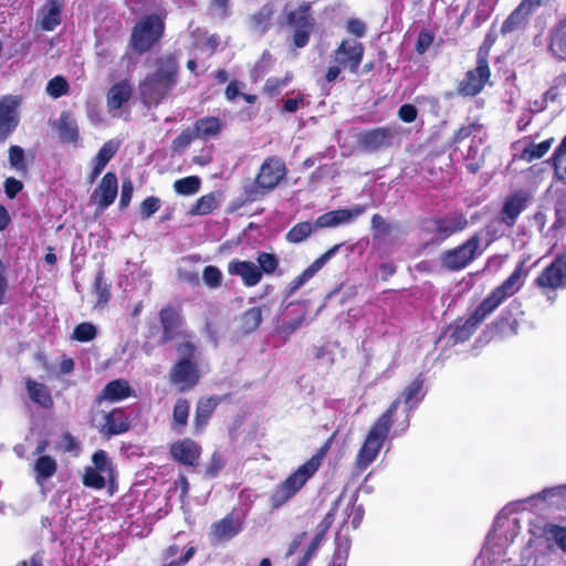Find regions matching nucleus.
Wrapping results in <instances>:
<instances>
[{
    "label": "nucleus",
    "instance_id": "c756f323",
    "mask_svg": "<svg viewBox=\"0 0 566 566\" xmlns=\"http://www.w3.org/2000/svg\"><path fill=\"white\" fill-rule=\"evenodd\" d=\"M159 317L164 331L163 340H171L184 323L180 313L172 307H165L160 311Z\"/></svg>",
    "mask_w": 566,
    "mask_h": 566
},
{
    "label": "nucleus",
    "instance_id": "2f4dec72",
    "mask_svg": "<svg viewBox=\"0 0 566 566\" xmlns=\"http://www.w3.org/2000/svg\"><path fill=\"white\" fill-rule=\"evenodd\" d=\"M132 95V85L127 80L114 84L107 92V107L109 112L118 111Z\"/></svg>",
    "mask_w": 566,
    "mask_h": 566
},
{
    "label": "nucleus",
    "instance_id": "052dcab7",
    "mask_svg": "<svg viewBox=\"0 0 566 566\" xmlns=\"http://www.w3.org/2000/svg\"><path fill=\"white\" fill-rule=\"evenodd\" d=\"M9 161L11 167L18 171L25 169L24 151L20 146H11L9 148Z\"/></svg>",
    "mask_w": 566,
    "mask_h": 566
},
{
    "label": "nucleus",
    "instance_id": "9d476101",
    "mask_svg": "<svg viewBox=\"0 0 566 566\" xmlns=\"http://www.w3.org/2000/svg\"><path fill=\"white\" fill-rule=\"evenodd\" d=\"M364 45L355 39L343 40L332 57L335 63L348 69L352 73H357L364 57Z\"/></svg>",
    "mask_w": 566,
    "mask_h": 566
},
{
    "label": "nucleus",
    "instance_id": "603ef678",
    "mask_svg": "<svg viewBox=\"0 0 566 566\" xmlns=\"http://www.w3.org/2000/svg\"><path fill=\"white\" fill-rule=\"evenodd\" d=\"M97 335V328L92 323L85 322L78 324L73 331V339L78 342H91Z\"/></svg>",
    "mask_w": 566,
    "mask_h": 566
},
{
    "label": "nucleus",
    "instance_id": "338daca9",
    "mask_svg": "<svg viewBox=\"0 0 566 566\" xmlns=\"http://www.w3.org/2000/svg\"><path fill=\"white\" fill-rule=\"evenodd\" d=\"M59 446L64 452L78 453V451H80V443L75 440V438L71 433H64L61 437Z\"/></svg>",
    "mask_w": 566,
    "mask_h": 566
},
{
    "label": "nucleus",
    "instance_id": "b1692460",
    "mask_svg": "<svg viewBox=\"0 0 566 566\" xmlns=\"http://www.w3.org/2000/svg\"><path fill=\"white\" fill-rule=\"evenodd\" d=\"M171 381L180 387V390H186L195 386L198 380V373L196 366L186 358H182L171 371Z\"/></svg>",
    "mask_w": 566,
    "mask_h": 566
},
{
    "label": "nucleus",
    "instance_id": "9b49d317",
    "mask_svg": "<svg viewBox=\"0 0 566 566\" xmlns=\"http://www.w3.org/2000/svg\"><path fill=\"white\" fill-rule=\"evenodd\" d=\"M21 98L6 95L0 98V142H4L18 127Z\"/></svg>",
    "mask_w": 566,
    "mask_h": 566
},
{
    "label": "nucleus",
    "instance_id": "cd10ccee",
    "mask_svg": "<svg viewBox=\"0 0 566 566\" xmlns=\"http://www.w3.org/2000/svg\"><path fill=\"white\" fill-rule=\"evenodd\" d=\"M105 422L101 429L104 436H115L126 432L129 429V421L122 409H114L104 417Z\"/></svg>",
    "mask_w": 566,
    "mask_h": 566
},
{
    "label": "nucleus",
    "instance_id": "09e8293b",
    "mask_svg": "<svg viewBox=\"0 0 566 566\" xmlns=\"http://www.w3.org/2000/svg\"><path fill=\"white\" fill-rule=\"evenodd\" d=\"M554 168L558 180L566 184V137L559 147L555 150Z\"/></svg>",
    "mask_w": 566,
    "mask_h": 566
},
{
    "label": "nucleus",
    "instance_id": "aec40b11",
    "mask_svg": "<svg viewBox=\"0 0 566 566\" xmlns=\"http://www.w3.org/2000/svg\"><path fill=\"white\" fill-rule=\"evenodd\" d=\"M170 453L176 461L196 467L201 455V447L191 439H184L171 446Z\"/></svg>",
    "mask_w": 566,
    "mask_h": 566
},
{
    "label": "nucleus",
    "instance_id": "a878e982",
    "mask_svg": "<svg viewBox=\"0 0 566 566\" xmlns=\"http://www.w3.org/2000/svg\"><path fill=\"white\" fill-rule=\"evenodd\" d=\"M65 0H48L39 12L40 25L45 31H53L60 23Z\"/></svg>",
    "mask_w": 566,
    "mask_h": 566
},
{
    "label": "nucleus",
    "instance_id": "dca6fc26",
    "mask_svg": "<svg viewBox=\"0 0 566 566\" xmlns=\"http://www.w3.org/2000/svg\"><path fill=\"white\" fill-rule=\"evenodd\" d=\"M117 191V177L114 172L109 171L104 175L99 185L93 191L91 201L97 206L99 212H103L115 201Z\"/></svg>",
    "mask_w": 566,
    "mask_h": 566
},
{
    "label": "nucleus",
    "instance_id": "6e6d98bb",
    "mask_svg": "<svg viewBox=\"0 0 566 566\" xmlns=\"http://www.w3.org/2000/svg\"><path fill=\"white\" fill-rule=\"evenodd\" d=\"M92 461L94 463V469L104 475L111 478L112 476V463L107 453L104 450H98L93 454Z\"/></svg>",
    "mask_w": 566,
    "mask_h": 566
},
{
    "label": "nucleus",
    "instance_id": "412c9836",
    "mask_svg": "<svg viewBox=\"0 0 566 566\" xmlns=\"http://www.w3.org/2000/svg\"><path fill=\"white\" fill-rule=\"evenodd\" d=\"M539 6L541 0H523L502 23V34L511 33L523 27L531 12Z\"/></svg>",
    "mask_w": 566,
    "mask_h": 566
},
{
    "label": "nucleus",
    "instance_id": "49530a36",
    "mask_svg": "<svg viewBox=\"0 0 566 566\" xmlns=\"http://www.w3.org/2000/svg\"><path fill=\"white\" fill-rule=\"evenodd\" d=\"M201 180L197 176H189L174 182V189L178 195L191 196L199 191Z\"/></svg>",
    "mask_w": 566,
    "mask_h": 566
},
{
    "label": "nucleus",
    "instance_id": "c9c22d12",
    "mask_svg": "<svg viewBox=\"0 0 566 566\" xmlns=\"http://www.w3.org/2000/svg\"><path fill=\"white\" fill-rule=\"evenodd\" d=\"M56 129L62 142L74 143L78 139L77 123L70 112L61 113Z\"/></svg>",
    "mask_w": 566,
    "mask_h": 566
},
{
    "label": "nucleus",
    "instance_id": "79ce46f5",
    "mask_svg": "<svg viewBox=\"0 0 566 566\" xmlns=\"http://www.w3.org/2000/svg\"><path fill=\"white\" fill-rule=\"evenodd\" d=\"M318 227L316 221L314 223L310 221L298 222L292 227L286 233V240L291 243H301L305 241Z\"/></svg>",
    "mask_w": 566,
    "mask_h": 566
},
{
    "label": "nucleus",
    "instance_id": "c85d7f7f",
    "mask_svg": "<svg viewBox=\"0 0 566 566\" xmlns=\"http://www.w3.org/2000/svg\"><path fill=\"white\" fill-rule=\"evenodd\" d=\"M132 395V388L127 380L125 379H115L109 381L101 394L97 396L96 400L102 402L104 400L107 401H119L125 398H128Z\"/></svg>",
    "mask_w": 566,
    "mask_h": 566
},
{
    "label": "nucleus",
    "instance_id": "e433bc0d",
    "mask_svg": "<svg viewBox=\"0 0 566 566\" xmlns=\"http://www.w3.org/2000/svg\"><path fill=\"white\" fill-rule=\"evenodd\" d=\"M189 411L190 403L187 399L179 398L175 402L170 427L176 433L182 434L185 432L188 423Z\"/></svg>",
    "mask_w": 566,
    "mask_h": 566
},
{
    "label": "nucleus",
    "instance_id": "ea45409f",
    "mask_svg": "<svg viewBox=\"0 0 566 566\" xmlns=\"http://www.w3.org/2000/svg\"><path fill=\"white\" fill-rule=\"evenodd\" d=\"M262 322V311L260 307H251L247 310L239 318V328L242 333L249 334L254 332Z\"/></svg>",
    "mask_w": 566,
    "mask_h": 566
},
{
    "label": "nucleus",
    "instance_id": "7ed1b4c3",
    "mask_svg": "<svg viewBox=\"0 0 566 566\" xmlns=\"http://www.w3.org/2000/svg\"><path fill=\"white\" fill-rule=\"evenodd\" d=\"M400 405L399 399H395L390 407L374 422L367 437L356 455V467L359 471L366 470L378 457L385 440L390 433L392 426V416Z\"/></svg>",
    "mask_w": 566,
    "mask_h": 566
},
{
    "label": "nucleus",
    "instance_id": "5701e85b",
    "mask_svg": "<svg viewBox=\"0 0 566 566\" xmlns=\"http://www.w3.org/2000/svg\"><path fill=\"white\" fill-rule=\"evenodd\" d=\"M228 272L240 276L243 284L249 287L255 286L262 279L260 268L251 261L233 260L228 265Z\"/></svg>",
    "mask_w": 566,
    "mask_h": 566
},
{
    "label": "nucleus",
    "instance_id": "4d7b16f0",
    "mask_svg": "<svg viewBox=\"0 0 566 566\" xmlns=\"http://www.w3.org/2000/svg\"><path fill=\"white\" fill-rule=\"evenodd\" d=\"M226 465V460L219 452H213L209 463L207 464L205 475L206 478L212 479L218 475V473L223 469Z\"/></svg>",
    "mask_w": 566,
    "mask_h": 566
},
{
    "label": "nucleus",
    "instance_id": "39448f33",
    "mask_svg": "<svg viewBox=\"0 0 566 566\" xmlns=\"http://www.w3.org/2000/svg\"><path fill=\"white\" fill-rule=\"evenodd\" d=\"M284 161L276 157H268L252 184L244 186V195L248 201H255L274 190L286 176Z\"/></svg>",
    "mask_w": 566,
    "mask_h": 566
},
{
    "label": "nucleus",
    "instance_id": "6ab92c4d",
    "mask_svg": "<svg viewBox=\"0 0 566 566\" xmlns=\"http://www.w3.org/2000/svg\"><path fill=\"white\" fill-rule=\"evenodd\" d=\"M530 202L526 191L520 190L509 196L504 202L501 221L509 227L514 226L516 219L524 211Z\"/></svg>",
    "mask_w": 566,
    "mask_h": 566
},
{
    "label": "nucleus",
    "instance_id": "a211bd4d",
    "mask_svg": "<svg viewBox=\"0 0 566 566\" xmlns=\"http://www.w3.org/2000/svg\"><path fill=\"white\" fill-rule=\"evenodd\" d=\"M343 244H336L318 259H316L308 268H306L298 276H296L287 287V295L294 294L298 291L307 281H310L339 250Z\"/></svg>",
    "mask_w": 566,
    "mask_h": 566
},
{
    "label": "nucleus",
    "instance_id": "f8f14e48",
    "mask_svg": "<svg viewBox=\"0 0 566 566\" xmlns=\"http://www.w3.org/2000/svg\"><path fill=\"white\" fill-rule=\"evenodd\" d=\"M535 283L541 289L557 290L566 286V247L543 272L536 277Z\"/></svg>",
    "mask_w": 566,
    "mask_h": 566
},
{
    "label": "nucleus",
    "instance_id": "20e7f679",
    "mask_svg": "<svg viewBox=\"0 0 566 566\" xmlns=\"http://www.w3.org/2000/svg\"><path fill=\"white\" fill-rule=\"evenodd\" d=\"M324 455L325 451L322 449L274 488L270 496L273 510L285 505L303 489L322 465Z\"/></svg>",
    "mask_w": 566,
    "mask_h": 566
},
{
    "label": "nucleus",
    "instance_id": "37998d69",
    "mask_svg": "<svg viewBox=\"0 0 566 566\" xmlns=\"http://www.w3.org/2000/svg\"><path fill=\"white\" fill-rule=\"evenodd\" d=\"M549 49L558 59H566V18L554 32Z\"/></svg>",
    "mask_w": 566,
    "mask_h": 566
},
{
    "label": "nucleus",
    "instance_id": "3c124183",
    "mask_svg": "<svg viewBox=\"0 0 566 566\" xmlns=\"http://www.w3.org/2000/svg\"><path fill=\"white\" fill-rule=\"evenodd\" d=\"M258 266L262 274L271 275L274 274L279 268V259L275 254L268 252H260L256 258Z\"/></svg>",
    "mask_w": 566,
    "mask_h": 566
},
{
    "label": "nucleus",
    "instance_id": "2eb2a0df",
    "mask_svg": "<svg viewBox=\"0 0 566 566\" xmlns=\"http://www.w3.org/2000/svg\"><path fill=\"white\" fill-rule=\"evenodd\" d=\"M395 130L390 127H378L358 135V145L366 151H378L392 145Z\"/></svg>",
    "mask_w": 566,
    "mask_h": 566
},
{
    "label": "nucleus",
    "instance_id": "bf43d9fd",
    "mask_svg": "<svg viewBox=\"0 0 566 566\" xmlns=\"http://www.w3.org/2000/svg\"><path fill=\"white\" fill-rule=\"evenodd\" d=\"M197 138L195 130L187 128L182 130L172 142V150L174 151H182L186 149L191 142Z\"/></svg>",
    "mask_w": 566,
    "mask_h": 566
},
{
    "label": "nucleus",
    "instance_id": "393cba45",
    "mask_svg": "<svg viewBox=\"0 0 566 566\" xmlns=\"http://www.w3.org/2000/svg\"><path fill=\"white\" fill-rule=\"evenodd\" d=\"M539 501L547 502L551 505L566 507V484L546 488L522 502L530 506H535Z\"/></svg>",
    "mask_w": 566,
    "mask_h": 566
},
{
    "label": "nucleus",
    "instance_id": "f3484780",
    "mask_svg": "<svg viewBox=\"0 0 566 566\" xmlns=\"http://www.w3.org/2000/svg\"><path fill=\"white\" fill-rule=\"evenodd\" d=\"M366 210V206L357 205L350 209H337L328 211L316 219V227L323 229L348 224L354 222Z\"/></svg>",
    "mask_w": 566,
    "mask_h": 566
},
{
    "label": "nucleus",
    "instance_id": "f704fd0d",
    "mask_svg": "<svg viewBox=\"0 0 566 566\" xmlns=\"http://www.w3.org/2000/svg\"><path fill=\"white\" fill-rule=\"evenodd\" d=\"M56 460L50 455L38 457L33 464L34 480L40 486H43L44 482L51 479L56 473Z\"/></svg>",
    "mask_w": 566,
    "mask_h": 566
},
{
    "label": "nucleus",
    "instance_id": "de8ad7c7",
    "mask_svg": "<svg viewBox=\"0 0 566 566\" xmlns=\"http://www.w3.org/2000/svg\"><path fill=\"white\" fill-rule=\"evenodd\" d=\"M553 139L543 140L539 144H531L524 148L521 158L527 163L542 158L551 148Z\"/></svg>",
    "mask_w": 566,
    "mask_h": 566
},
{
    "label": "nucleus",
    "instance_id": "c03bdc74",
    "mask_svg": "<svg viewBox=\"0 0 566 566\" xmlns=\"http://www.w3.org/2000/svg\"><path fill=\"white\" fill-rule=\"evenodd\" d=\"M336 549L333 555L332 563L328 566H346L350 542L347 536H342L339 533L336 536Z\"/></svg>",
    "mask_w": 566,
    "mask_h": 566
},
{
    "label": "nucleus",
    "instance_id": "473e14b6",
    "mask_svg": "<svg viewBox=\"0 0 566 566\" xmlns=\"http://www.w3.org/2000/svg\"><path fill=\"white\" fill-rule=\"evenodd\" d=\"M224 127L219 117L206 116L199 118L193 126L197 138L209 139L218 136Z\"/></svg>",
    "mask_w": 566,
    "mask_h": 566
},
{
    "label": "nucleus",
    "instance_id": "f257e3e1",
    "mask_svg": "<svg viewBox=\"0 0 566 566\" xmlns=\"http://www.w3.org/2000/svg\"><path fill=\"white\" fill-rule=\"evenodd\" d=\"M525 261L520 262L511 275L495 287L464 322L460 321L452 327L450 338L453 343L468 340L478 326L491 315L506 298L517 293L526 276Z\"/></svg>",
    "mask_w": 566,
    "mask_h": 566
},
{
    "label": "nucleus",
    "instance_id": "423d86ee",
    "mask_svg": "<svg viewBox=\"0 0 566 566\" xmlns=\"http://www.w3.org/2000/svg\"><path fill=\"white\" fill-rule=\"evenodd\" d=\"M165 23L157 14L143 18L134 27L130 35V46L143 54L149 51L163 36Z\"/></svg>",
    "mask_w": 566,
    "mask_h": 566
},
{
    "label": "nucleus",
    "instance_id": "1a4fd4ad",
    "mask_svg": "<svg viewBox=\"0 0 566 566\" xmlns=\"http://www.w3.org/2000/svg\"><path fill=\"white\" fill-rule=\"evenodd\" d=\"M424 380L421 375L417 376L400 394L397 398L400 400V403L403 402L406 416L405 419L396 426L392 431V436H400L407 431L410 424V412L415 410L418 405L424 398L423 390Z\"/></svg>",
    "mask_w": 566,
    "mask_h": 566
},
{
    "label": "nucleus",
    "instance_id": "69168bd1",
    "mask_svg": "<svg viewBox=\"0 0 566 566\" xmlns=\"http://www.w3.org/2000/svg\"><path fill=\"white\" fill-rule=\"evenodd\" d=\"M418 111L412 104H403L398 109V117L405 123H412L416 120Z\"/></svg>",
    "mask_w": 566,
    "mask_h": 566
},
{
    "label": "nucleus",
    "instance_id": "e2e57ef3",
    "mask_svg": "<svg viewBox=\"0 0 566 566\" xmlns=\"http://www.w3.org/2000/svg\"><path fill=\"white\" fill-rule=\"evenodd\" d=\"M547 532L558 547L566 553V527L551 525Z\"/></svg>",
    "mask_w": 566,
    "mask_h": 566
},
{
    "label": "nucleus",
    "instance_id": "ddd939ff",
    "mask_svg": "<svg viewBox=\"0 0 566 566\" xmlns=\"http://www.w3.org/2000/svg\"><path fill=\"white\" fill-rule=\"evenodd\" d=\"M243 530V517L231 512L210 527V539L212 543H222L233 538Z\"/></svg>",
    "mask_w": 566,
    "mask_h": 566
},
{
    "label": "nucleus",
    "instance_id": "0e129e2a",
    "mask_svg": "<svg viewBox=\"0 0 566 566\" xmlns=\"http://www.w3.org/2000/svg\"><path fill=\"white\" fill-rule=\"evenodd\" d=\"M134 192V186L130 179H125L122 182V192H120V199H119V208L124 209L126 208L133 197Z\"/></svg>",
    "mask_w": 566,
    "mask_h": 566
},
{
    "label": "nucleus",
    "instance_id": "bb28decb",
    "mask_svg": "<svg viewBox=\"0 0 566 566\" xmlns=\"http://www.w3.org/2000/svg\"><path fill=\"white\" fill-rule=\"evenodd\" d=\"M275 12L273 3L264 4L258 12L248 18V25L251 32L263 35L272 25V17Z\"/></svg>",
    "mask_w": 566,
    "mask_h": 566
},
{
    "label": "nucleus",
    "instance_id": "72a5a7b5",
    "mask_svg": "<svg viewBox=\"0 0 566 566\" xmlns=\"http://www.w3.org/2000/svg\"><path fill=\"white\" fill-rule=\"evenodd\" d=\"M25 387L29 398L40 407L50 409L53 406V399L46 385L33 379H27Z\"/></svg>",
    "mask_w": 566,
    "mask_h": 566
},
{
    "label": "nucleus",
    "instance_id": "4468645a",
    "mask_svg": "<svg viewBox=\"0 0 566 566\" xmlns=\"http://www.w3.org/2000/svg\"><path fill=\"white\" fill-rule=\"evenodd\" d=\"M490 78V69L485 55L480 51L478 54L476 67L467 73L461 84V92L465 95H476L482 91Z\"/></svg>",
    "mask_w": 566,
    "mask_h": 566
},
{
    "label": "nucleus",
    "instance_id": "864d4df0",
    "mask_svg": "<svg viewBox=\"0 0 566 566\" xmlns=\"http://www.w3.org/2000/svg\"><path fill=\"white\" fill-rule=\"evenodd\" d=\"M45 91L51 97L59 98L67 94L69 83L63 76L57 75L49 81Z\"/></svg>",
    "mask_w": 566,
    "mask_h": 566
},
{
    "label": "nucleus",
    "instance_id": "4c0bfd02",
    "mask_svg": "<svg viewBox=\"0 0 566 566\" xmlns=\"http://www.w3.org/2000/svg\"><path fill=\"white\" fill-rule=\"evenodd\" d=\"M217 405L218 401L216 398H202L198 401L193 421L198 432L202 431L206 427Z\"/></svg>",
    "mask_w": 566,
    "mask_h": 566
},
{
    "label": "nucleus",
    "instance_id": "6e6552de",
    "mask_svg": "<svg viewBox=\"0 0 566 566\" xmlns=\"http://www.w3.org/2000/svg\"><path fill=\"white\" fill-rule=\"evenodd\" d=\"M286 22L294 29L293 43L296 48H304L315 27V19L311 12V3L302 2L297 8L286 13Z\"/></svg>",
    "mask_w": 566,
    "mask_h": 566
},
{
    "label": "nucleus",
    "instance_id": "5fc2aeb1",
    "mask_svg": "<svg viewBox=\"0 0 566 566\" xmlns=\"http://www.w3.org/2000/svg\"><path fill=\"white\" fill-rule=\"evenodd\" d=\"M106 478V475L98 472L97 470L93 468H86L83 476V483L85 486L99 490L105 486Z\"/></svg>",
    "mask_w": 566,
    "mask_h": 566
},
{
    "label": "nucleus",
    "instance_id": "7c9ffc66",
    "mask_svg": "<svg viewBox=\"0 0 566 566\" xmlns=\"http://www.w3.org/2000/svg\"><path fill=\"white\" fill-rule=\"evenodd\" d=\"M118 147L119 145L115 140H108L102 146L97 155L92 160L93 169L90 176L91 182H93L101 175L108 161L117 153Z\"/></svg>",
    "mask_w": 566,
    "mask_h": 566
},
{
    "label": "nucleus",
    "instance_id": "13d9d810",
    "mask_svg": "<svg viewBox=\"0 0 566 566\" xmlns=\"http://www.w3.org/2000/svg\"><path fill=\"white\" fill-rule=\"evenodd\" d=\"M202 279L206 285L216 289L221 284L222 273L217 266L208 265L203 270Z\"/></svg>",
    "mask_w": 566,
    "mask_h": 566
},
{
    "label": "nucleus",
    "instance_id": "680f3d73",
    "mask_svg": "<svg viewBox=\"0 0 566 566\" xmlns=\"http://www.w3.org/2000/svg\"><path fill=\"white\" fill-rule=\"evenodd\" d=\"M160 208V200L157 197H148L140 205V216L143 219H148L155 214Z\"/></svg>",
    "mask_w": 566,
    "mask_h": 566
},
{
    "label": "nucleus",
    "instance_id": "0eeeda50",
    "mask_svg": "<svg viewBox=\"0 0 566 566\" xmlns=\"http://www.w3.org/2000/svg\"><path fill=\"white\" fill-rule=\"evenodd\" d=\"M481 238L472 235L461 245L442 253L441 265L450 271H459L475 260L482 251L480 250Z\"/></svg>",
    "mask_w": 566,
    "mask_h": 566
},
{
    "label": "nucleus",
    "instance_id": "774afa93",
    "mask_svg": "<svg viewBox=\"0 0 566 566\" xmlns=\"http://www.w3.org/2000/svg\"><path fill=\"white\" fill-rule=\"evenodd\" d=\"M478 129H480V126L475 123H469L468 125H463L454 133L453 142L461 143Z\"/></svg>",
    "mask_w": 566,
    "mask_h": 566
},
{
    "label": "nucleus",
    "instance_id": "58836bf2",
    "mask_svg": "<svg viewBox=\"0 0 566 566\" xmlns=\"http://www.w3.org/2000/svg\"><path fill=\"white\" fill-rule=\"evenodd\" d=\"M518 310H520V304L516 302H512L509 305V307L502 313V315L497 322V327L504 336L516 335L518 322L515 317L511 316V313L513 311H518Z\"/></svg>",
    "mask_w": 566,
    "mask_h": 566
},
{
    "label": "nucleus",
    "instance_id": "a18cd8bd",
    "mask_svg": "<svg viewBox=\"0 0 566 566\" xmlns=\"http://www.w3.org/2000/svg\"><path fill=\"white\" fill-rule=\"evenodd\" d=\"M218 202L214 193H208L200 197L196 203L190 208L189 214L205 216L217 209Z\"/></svg>",
    "mask_w": 566,
    "mask_h": 566
},
{
    "label": "nucleus",
    "instance_id": "4be33fe9",
    "mask_svg": "<svg viewBox=\"0 0 566 566\" xmlns=\"http://www.w3.org/2000/svg\"><path fill=\"white\" fill-rule=\"evenodd\" d=\"M432 224L438 239L444 240L453 233L462 231L468 226V220L463 214L450 213L432 220Z\"/></svg>",
    "mask_w": 566,
    "mask_h": 566
},
{
    "label": "nucleus",
    "instance_id": "f03ea898",
    "mask_svg": "<svg viewBox=\"0 0 566 566\" xmlns=\"http://www.w3.org/2000/svg\"><path fill=\"white\" fill-rule=\"evenodd\" d=\"M178 59L174 54L158 59L156 71L146 76L138 85L142 102L157 106L164 101L178 82Z\"/></svg>",
    "mask_w": 566,
    "mask_h": 566
},
{
    "label": "nucleus",
    "instance_id": "a19ab883",
    "mask_svg": "<svg viewBox=\"0 0 566 566\" xmlns=\"http://www.w3.org/2000/svg\"><path fill=\"white\" fill-rule=\"evenodd\" d=\"M296 316L290 321L283 322L279 326V332L285 335L294 333L304 322L307 314V306L305 303H298L293 305L292 311Z\"/></svg>",
    "mask_w": 566,
    "mask_h": 566
},
{
    "label": "nucleus",
    "instance_id": "8fccbe9b",
    "mask_svg": "<svg viewBox=\"0 0 566 566\" xmlns=\"http://www.w3.org/2000/svg\"><path fill=\"white\" fill-rule=\"evenodd\" d=\"M94 292L97 296V303L95 307H103L109 300V286L104 280L103 271H98L94 281Z\"/></svg>",
    "mask_w": 566,
    "mask_h": 566
}]
</instances>
